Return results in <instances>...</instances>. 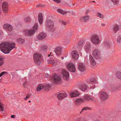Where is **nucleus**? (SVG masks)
Listing matches in <instances>:
<instances>
[{
    "mask_svg": "<svg viewBox=\"0 0 121 121\" xmlns=\"http://www.w3.org/2000/svg\"><path fill=\"white\" fill-rule=\"evenodd\" d=\"M101 98L103 100L106 99L108 97V95L105 92H103L101 94Z\"/></svg>",
    "mask_w": 121,
    "mask_h": 121,
    "instance_id": "18",
    "label": "nucleus"
},
{
    "mask_svg": "<svg viewBox=\"0 0 121 121\" xmlns=\"http://www.w3.org/2000/svg\"><path fill=\"white\" fill-rule=\"evenodd\" d=\"M119 0H111V3H112L114 5H116L118 4L119 3Z\"/></svg>",
    "mask_w": 121,
    "mask_h": 121,
    "instance_id": "37",
    "label": "nucleus"
},
{
    "mask_svg": "<svg viewBox=\"0 0 121 121\" xmlns=\"http://www.w3.org/2000/svg\"><path fill=\"white\" fill-rule=\"evenodd\" d=\"M104 45L107 48H109L110 46V42L108 40H106L104 42Z\"/></svg>",
    "mask_w": 121,
    "mask_h": 121,
    "instance_id": "26",
    "label": "nucleus"
},
{
    "mask_svg": "<svg viewBox=\"0 0 121 121\" xmlns=\"http://www.w3.org/2000/svg\"><path fill=\"white\" fill-rule=\"evenodd\" d=\"M46 25L48 29L51 30L54 27V23L51 20H47L46 22Z\"/></svg>",
    "mask_w": 121,
    "mask_h": 121,
    "instance_id": "5",
    "label": "nucleus"
},
{
    "mask_svg": "<svg viewBox=\"0 0 121 121\" xmlns=\"http://www.w3.org/2000/svg\"><path fill=\"white\" fill-rule=\"evenodd\" d=\"M79 119L80 121H85L86 120V119L84 117L80 118Z\"/></svg>",
    "mask_w": 121,
    "mask_h": 121,
    "instance_id": "44",
    "label": "nucleus"
},
{
    "mask_svg": "<svg viewBox=\"0 0 121 121\" xmlns=\"http://www.w3.org/2000/svg\"><path fill=\"white\" fill-rule=\"evenodd\" d=\"M94 88V86H93L92 87H91V88H92V89H93V88Z\"/></svg>",
    "mask_w": 121,
    "mask_h": 121,
    "instance_id": "54",
    "label": "nucleus"
},
{
    "mask_svg": "<svg viewBox=\"0 0 121 121\" xmlns=\"http://www.w3.org/2000/svg\"><path fill=\"white\" fill-rule=\"evenodd\" d=\"M90 3H95V1H90Z\"/></svg>",
    "mask_w": 121,
    "mask_h": 121,
    "instance_id": "50",
    "label": "nucleus"
},
{
    "mask_svg": "<svg viewBox=\"0 0 121 121\" xmlns=\"http://www.w3.org/2000/svg\"><path fill=\"white\" fill-rule=\"evenodd\" d=\"M30 96V95L28 94V95L26 96V97L24 98L25 100H26L27 99H28L29 98Z\"/></svg>",
    "mask_w": 121,
    "mask_h": 121,
    "instance_id": "45",
    "label": "nucleus"
},
{
    "mask_svg": "<svg viewBox=\"0 0 121 121\" xmlns=\"http://www.w3.org/2000/svg\"><path fill=\"white\" fill-rule=\"evenodd\" d=\"M79 94L77 91H75L71 92L69 94V96L72 97H73L78 96Z\"/></svg>",
    "mask_w": 121,
    "mask_h": 121,
    "instance_id": "21",
    "label": "nucleus"
},
{
    "mask_svg": "<svg viewBox=\"0 0 121 121\" xmlns=\"http://www.w3.org/2000/svg\"><path fill=\"white\" fill-rule=\"evenodd\" d=\"M52 86L51 85H50V86H48V85L47 86H48V87H50Z\"/></svg>",
    "mask_w": 121,
    "mask_h": 121,
    "instance_id": "56",
    "label": "nucleus"
},
{
    "mask_svg": "<svg viewBox=\"0 0 121 121\" xmlns=\"http://www.w3.org/2000/svg\"><path fill=\"white\" fill-rule=\"evenodd\" d=\"M82 99L83 100L84 102L85 101H88L90 100H92L91 97L87 95L84 96Z\"/></svg>",
    "mask_w": 121,
    "mask_h": 121,
    "instance_id": "24",
    "label": "nucleus"
},
{
    "mask_svg": "<svg viewBox=\"0 0 121 121\" xmlns=\"http://www.w3.org/2000/svg\"><path fill=\"white\" fill-rule=\"evenodd\" d=\"M14 43L7 42L2 43L0 44L1 50L4 53L8 54L14 48Z\"/></svg>",
    "mask_w": 121,
    "mask_h": 121,
    "instance_id": "1",
    "label": "nucleus"
},
{
    "mask_svg": "<svg viewBox=\"0 0 121 121\" xmlns=\"http://www.w3.org/2000/svg\"><path fill=\"white\" fill-rule=\"evenodd\" d=\"M67 96L65 93H60L57 95L58 99L59 100L62 99L66 97Z\"/></svg>",
    "mask_w": 121,
    "mask_h": 121,
    "instance_id": "16",
    "label": "nucleus"
},
{
    "mask_svg": "<svg viewBox=\"0 0 121 121\" xmlns=\"http://www.w3.org/2000/svg\"><path fill=\"white\" fill-rule=\"evenodd\" d=\"M3 27L4 29H6L7 31H11L13 29V27L11 25L8 24H4Z\"/></svg>",
    "mask_w": 121,
    "mask_h": 121,
    "instance_id": "13",
    "label": "nucleus"
},
{
    "mask_svg": "<svg viewBox=\"0 0 121 121\" xmlns=\"http://www.w3.org/2000/svg\"><path fill=\"white\" fill-rule=\"evenodd\" d=\"M7 73V72L4 71L0 73V78L3 75Z\"/></svg>",
    "mask_w": 121,
    "mask_h": 121,
    "instance_id": "43",
    "label": "nucleus"
},
{
    "mask_svg": "<svg viewBox=\"0 0 121 121\" xmlns=\"http://www.w3.org/2000/svg\"><path fill=\"white\" fill-rule=\"evenodd\" d=\"M63 79L66 80H68L69 77V74L68 72L65 69H63L62 71Z\"/></svg>",
    "mask_w": 121,
    "mask_h": 121,
    "instance_id": "10",
    "label": "nucleus"
},
{
    "mask_svg": "<svg viewBox=\"0 0 121 121\" xmlns=\"http://www.w3.org/2000/svg\"><path fill=\"white\" fill-rule=\"evenodd\" d=\"M54 9L55 10H56V9H57V8L56 7H54Z\"/></svg>",
    "mask_w": 121,
    "mask_h": 121,
    "instance_id": "53",
    "label": "nucleus"
},
{
    "mask_svg": "<svg viewBox=\"0 0 121 121\" xmlns=\"http://www.w3.org/2000/svg\"><path fill=\"white\" fill-rule=\"evenodd\" d=\"M52 79L53 82L56 83H59L61 82V79L60 77L56 74L53 75Z\"/></svg>",
    "mask_w": 121,
    "mask_h": 121,
    "instance_id": "9",
    "label": "nucleus"
},
{
    "mask_svg": "<svg viewBox=\"0 0 121 121\" xmlns=\"http://www.w3.org/2000/svg\"><path fill=\"white\" fill-rule=\"evenodd\" d=\"M88 88V86L87 84L84 83L82 84L79 86L80 89L82 91H85Z\"/></svg>",
    "mask_w": 121,
    "mask_h": 121,
    "instance_id": "17",
    "label": "nucleus"
},
{
    "mask_svg": "<svg viewBox=\"0 0 121 121\" xmlns=\"http://www.w3.org/2000/svg\"><path fill=\"white\" fill-rule=\"evenodd\" d=\"M67 67L68 70L70 71L75 72V66L72 63H70L67 66Z\"/></svg>",
    "mask_w": 121,
    "mask_h": 121,
    "instance_id": "7",
    "label": "nucleus"
},
{
    "mask_svg": "<svg viewBox=\"0 0 121 121\" xmlns=\"http://www.w3.org/2000/svg\"><path fill=\"white\" fill-rule=\"evenodd\" d=\"M101 39V38L99 36L95 35L92 36L91 41L93 44H97L100 42Z\"/></svg>",
    "mask_w": 121,
    "mask_h": 121,
    "instance_id": "4",
    "label": "nucleus"
},
{
    "mask_svg": "<svg viewBox=\"0 0 121 121\" xmlns=\"http://www.w3.org/2000/svg\"><path fill=\"white\" fill-rule=\"evenodd\" d=\"M48 74H46V77H47L48 76Z\"/></svg>",
    "mask_w": 121,
    "mask_h": 121,
    "instance_id": "52",
    "label": "nucleus"
},
{
    "mask_svg": "<svg viewBox=\"0 0 121 121\" xmlns=\"http://www.w3.org/2000/svg\"><path fill=\"white\" fill-rule=\"evenodd\" d=\"M4 64L3 59L1 58H0V66Z\"/></svg>",
    "mask_w": 121,
    "mask_h": 121,
    "instance_id": "42",
    "label": "nucleus"
},
{
    "mask_svg": "<svg viewBox=\"0 0 121 121\" xmlns=\"http://www.w3.org/2000/svg\"><path fill=\"white\" fill-rule=\"evenodd\" d=\"M48 47L46 45H44L41 47L40 48L41 50L43 51H46Z\"/></svg>",
    "mask_w": 121,
    "mask_h": 121,
    "instance_id": "32",
    "label": "nucleus"
},
{
    "mask_svg": "<svg viewBox=\"0 0 121 121\" xmlns=\"http://www.w3.org/2000/svg\"><path fill=\"white\" fill-rule=\"evenodd\" d=\"M68 0H66V1H68ZM67 2L65 1V0H61V3L60 4L61 5H69V4L68 3H67Z\"/></svg>",
    "mask_w": 121,
    "mask_h": 121,
    "instance_id": "33",
    "label": "nucleus"
},
{
    "mask_svg": "<svg viewBox=\"0 0 121 121\" xmlns=\"http://www.w3.org/2000/svg\"><path fill=\"white\" fill-rule=\"evenodd\" d=\"M50 56V55H48V57H49Z\"/></svg>",
    "mask_w": 121,
    "mask_h": 121,
    "instance_id": "57",
    "label": "nucleus"
},
{
    "mask_svg": "<svg viewBox=\"0 0 121 121\" xmlns=\"http://www.w3.org/2000/svg\"><path fill=\"white\" fill-rule=\"evenodd\" d=\"M56 11L59 13L63 15L66 14L67 13V12L65 11L60 9H56Z\"/></svg>",
    "mask_w": 121,
    "mask_h": 121,
    "instance_id": "29",
    "label": "nucleus"
},
{
    "mask_svg": "<svg viewBox=\"0 0 121 121\" xmlns=\"http://www.w3.org/2000/svg\"><path fill=\"white\" fill-rule=\"evenodd\" d=\"M88 57V56H86V57Z\"/></svg>",
    "mask_w": 121,
    "mask_h": 121,
    "instance_id": "61",
    "label": "nucleus"
},
{
    "mask_svg": "<svg viewBox=\"0 0 121 121\" xmlns=\"http://www.w3.org/2000/svg\"><path fill=\"white\" fill-rule=\"evenodd\" d=\"M38 19L39 22L40 24H42V23L43 16L42 13H40L38 15Z\"/></svg>",
    "mask_w": 121,
    "mask_h": 121,
    "instance_id": "28",
    "label": "nucleus"
},
{
    "mask_svg": "<svg viewBox=\"0 0 121 121\" xmlns=\"http://www.w3.org/2000/svg\"><path fill=\"white\" fill-rule=\"evenodd\" d=\"M88 109H90L88 107H84V108H82V110L80 112V113H82V112L83 111V110H87Z\"/></svg>",
    "mask_w": 121,
    "mask_h": 121,
    "instance_id": "41",
    "label": "nucleus"
},
{
    "mask_svg": "<svg viewBox=\"0 0 121 121\" xmlns=\"http://www.w3.org/2000/svg\"><path fill=\"white\" fill-rule=\"evenodd\" d=\"M48 64H52L54 65H56V61L54 60L52 58H51L48 60Z\"/></svg>",
    "mask_w": 121,
    "mask_h": 121,
    "instance_id": "25",
    "label": "nucleus"
},
{
    "mask_svg": "<svg viewBox=\"0 0 121 121\" xmlns=\"http://www.w3.org/2000/svg\"><path fill=\"white\" fill-rule=\"evenodd\" d=\"M2 33L1 31L0 30V39H1V36L2 35Z\"/></svg>",
    "mask_w": 121,
    "mask_h": 121,
    "instance_id": "48",
    "label": "nucleus"
},
{
    "mask_svg": "<svg viewBox=\"0 0 121 121\" xmlns=\"http://www.w3.org/2000/svg\"><path fill=\"white\" fill-rule=\"evenodd\" d=\"M119 26L118 25H116L114 27L113 30L114 31H117L119 30Z\"/></svg>",
    "mask_w": 121,
    "mask_h": 121,
    "instance_id": "38",
    "label": "nucleus"
},
{
    "mask_svg": "<svg viewBox=\"0 0 121 121\" xmlns=\"http://www.w3.org/2000/svg\"><path fill=\"white\" fill-rule=\"evenodd\" d=\"M89 60L91 64L93 66L95 65L96 64V62L92 56L90 55L89 56Z\"/></svg>",
    "mask_w": 121,
    "mask_h": 121,
    "instance_id": "22",
    "label": "nucleus"
},
{
    "mask_svg": "<svg viewBox=\"0 0 121 121\" xmlns=\"http://www.w3.org/2000/svg\"><path fill=\"white\" fill-rule=\"evenodd\" d=\"M54 52L57 55H60L61 52V48L60 47H57L54 50Z\"/></svg>",
    "mask_w": 121,
    "mask_h": 121,
    "instance_id": "20",
    "label": "nucleus"
},
{
    "mask_svg": "<svg viewBox=\"0 0 121 121\" xmlns=\"http://www.w3.org/2000/svg\"><path fill=\"white\" fill-rule=\"evenodd\" d=\"M100 51L97 49H95L93 51L92 54L94 57L97 59L100 58Z\"/></svg>",
    "mask_w": 121,
    "mask_h": 121,
    "instance_id": "6",
    "label": "nucleus"
},
{
    "mask_svg": "<svg viewBox=\"0 0 121 121\" xmlns=\"http://www.w3.org/2000/svg\"><path fill=\"white\" fill-rule=\"evenodd\" d=\"M117 42L118 44H120L121 43V35L119 36L117 38Z\"/></svg>",
    "mask_w": 121,
    "mask_h": 121,
    "instance_id": "35",
    "label": "nucleus"
},
{
    "mask_svg": "<svg viewBox=\"0 0 121 121\" xmlns=\"http://www.w3.org/2000/svg\"><path fill=\"white\" fill-rule=\"evenodd\" d=\"M30 20V18L29 17H27L24 19V21L25 22H29Z\"/></svg>",
    "mask_w": 121,
    "mask_h": 121,
    "instance_id": "40",
    "label": "nucleus"
},
{
    "mask_svg": "<svg viewBox=\"0 0 121 121\" xmlns=\"http://www.w3.org/2000/svg\"><path fill=\"white\" fill-rule=\"evenodd\" d=\"M38 24V23H36L33 27V30H26L25 31V35H26L30 36L34 34V33L37 30Z\"/></svg>",
    "mask_w": 121,
    "mask_h": 121,
    "instance_id": "3",
    "label": "nucleus"
},
{
    "mask_svg": "<svg viewBox=\"0 0 121 121\" xmlns=\"http://www.w3.org/2000/svg\"><path fill=\"white\" fill-rule=\"evenodd\" d=\"M14 116L13 115H12L11 116V118H13L14 117Z\"/></svg>",
    "mask_w": 121,
    "mask_h": 121,
    "instance_id": "49",
    "label": "nucleus"
},
{
    "mask_svg": "<svg viewBox=\"0 0 121 121\" xmlns=\"http://www.w3.org/2000/svg\"><path fill=\"white\" fill-rule=\"evenodd\" d=\"M47 36V34L43 32H41L38 35L37 38L39 40H42L45 37Z\"/></svg>",
    "mask_w": 121,
    "mask_h": 121,
    "instance_id": "15",
    "label": "nucleus"
},
{
    "mask_svg": "<svg viewBox=\"0 0 121 121\" xmlns=\"http://www.w3.org/2000/svg\"><path fill=\"white\" fill-rule=\"evenodd\" d=\"M33 57L35 63L37 65H40L41 61H43L41 54L38 53H35Z\"/></svg>",
    "mask_w": 121,
    "mask_h": 121,
    "instance_id": "2",
    "label": "nucleus"
},
{
    "mask_svg": "<svg viewBox=\"0 0 121 121\" xmlns=\"http://www.w3.org/2000/svg\"><path fill=\"white\" fill-rule=\"evenodd\" d=\"M38 6H39V5H36V7H38Z\"/></svg>",
    "mask_w": 121,
    "mask_h": 121,
    "instance_id": "59",
    "label": "nucleus"
},
{
    "mask_svg": "<svg viewBox=\"0 0 121 121\" xmlns=\"http://www.w3.org/2000/svg\"><path fill=\"white\" fill-rule=\"evenodd\" d=\"M116 75L117 78L121 79V73L120 72H118L116 74Z\"/></svg>",
    "mask_w": 121,
    "mask_h": 121,
    "instance_id": "34",
    "label": "nucleus"
},
{
    "mask_svg": "<svg viewBox=\"0 0 121 121\" xmlns=\"http://www.w3.org/2000/svg\"><path fill=\"white\" fill-rule=\"evenodd\" d=\"M84 102L82 98L77 99L75 101V104L76 105H79Z\"/></svg>",
    "mask_w": 121,
    "mask_h": 121,
    "instance_id": "19",
    "label": "nucleus"
},
{
    "mask_svg": "<svg viewBox=\"0 0 121 121\" xmlns=\"http://www.w3.org/2000/svg\"><path fill=\"white\" fill-rule=\"evenodd\" d=\"M78 68L79 70L81 71H84L85 66L84 64L82 63H79L78 65Z\"/></svg>",
    "mask_w": 121,
    "mask_h": 121,
    "instance_id": "23",
    "label": "nucleus"
},
{
    "mask_svg": "<svg viewBox=\"0 0 121 121\" xmlns=\"http://www.w3.org/2000/svg\"><path fill=\"white\" fill-rule=\"evenodd\" d=\"M54 1L57 3H60V4L61 3V1H60V0H54Z\"/></svg>",
    "mask_w": 121,
    "mask_h": 121,
    "instance_id": "46",
    "label": "nucleus"
},
{
    "mask_svg": "<svg viewBox=\"0 0 121 121\" xmlns=\"http://www.w3.org/2000/svg\"><path fill=\"white\" fill-rule=\"evenodd\" d=\"M97 17L101 18H103L104 17V15L100 13H99L97 14Z\"/></svg>",
    "mask_w": 121,
    "mask_h": 121,
    "instance_id": "39",
    "label": "nucleus"
},
{
    "mask_svg": "<svg viewBox=\"0 0 121 121\" xmlns=\"http://www.w3.org/2000/svg\"><path fill=\"white\" fill-rule=\"evenodd\" d=\"M71 54L73 60H76L79 58V55L77 52L76 51H73L71 52Z\"/></svg>",
    "mask_w": 121,
    "mask_h": 121,
    "instance_id": "8",
    "label": "nucleus"
},
{
    "mask_svg": "<svg viewBox=\"0 0 121 121\" xmlns=\"http://www.w3.org/2000/svg\"><path fill=\"white\" fill-rule=\"evenodd\" d=\"M8 4L7 2H4L3 3L2 7L4 12H6L8 10Z\"/></svg>",
    "mask_w": 121,
    "mask_h": 121,
    "instance_id": "14",
    "label": "nucleus"
},
{
    "mask_svg": "<svg viewBox=\"0 0 121 121\" xmlns=\"http://www.w3.org/2000/svg\"><path fill=\"white\" fill-rule=\"evenodd\" d=\"M89 17L88 16H86L84 17H82L81 18V21L83 22H86L88 21Z\"/></svg>",
    "mask_w": 121,
    "mask_h": 121,
    "instance_id": "27",
    "label": "nucleus"
},
{
    "mask_svg": "<svg viewBox=\"0 0 121 121\" xmlns=\"http://www.w3.org/2000/svg\"><path fill=\"white\" fill-rule=\"evenodd\" d=\"M86 82L89 85L91 84L93 85H94L96 82V80L95 78H93L86 80Z\"/></svg>",
    "mask_w": 121,
    "mask_h": 121,
    "instance_id": "11",
    "label": "nucleus"
},
{
    "mask_svg": "<svg viewBox=\"0 0 121 121\" xmlns=\"http://www.w3.org/2000/svg\"><path fill=\"white\" fill-rule=\"evenodd\" d=\"M91 44L90 42H87L84 46V49L86 52H89L91 48Z\"/></svg>",
    "mask_w": 121,
    "mask_h": 121,
    "instance_id": "12",
    "label": "nucleus"
},
{
    "mask_svg": "<svg viewBox=\"0 0 121 121\" xmlns=\"http://www.w3.org/2000/svg\"><path fill=\"white\" fill-rule=\"evenodd\" d=\"M16 41L18 43L20 44H22L25 42V40L23 39L18 38L16 40Z\"/></svg>",
    "mask_w": 121,
    "mask_h": 121,
    "instance_id": "30",
    "label": "nucleus"
},
{
    "mask_svg": "<svg viewBox=\"0 0 121 121\" xmlns=\"http://www.w3.org/2000/svg\"><path fill=\"white\" fill-rule=\"evenodd\" d=\"M44 87V85L42 84L39 85L37 88V91H39L41 90L42 89H43Z\"/></svg>",
    "mask_w": 121,
    "mask_h": 121,
    "instance_id": "31",
    "label": "nucleus"
},
{
    "mask_svg": "<svg viewBox=\"0 0 121 121\" xmlns=\"http://www.w3.org/2000/svg\"><path fill=\"white\" fill-rule=\"evenodd\" d=\"M102 26H104L105 25V24L104 23H103L101 24Z\"/></svg>",
    "mask_w": 121,
    "mask_h": 121,
    "instance_id": "51",
    "label": "nucleus"
},
{
    "mask_svg": "<svg viewBox=\"0 0 121 121\" xmlns=\"http://www.w3.org/2000/svg\"><path fill=\"white\" fill-rule=\"evenodd\" d=\"M61 23L64 25H66V23L64 21H62L61 22Z\"/></svg>",
    "mask_w": 121,
    "mask_h": 121,
    "instance_id": "47",
    "label": "nucleus"
},
{
    "mask_svg": "<svg viewBox=\"0 0 121 121\" xmlns=\"http://www.w3.org/2000/svg\"><path fill=\"white\" fill-rule=\"evenodd\" d=\"M30 102H31V101H30L29 100V103H30Z\"/></svg>",
    "mask_w": 121,
    "mask_h": 121,
    "instance_id": "58",
    "label": "nucleus"
},
{
    "mask_svg": "<svg viewBox=\"0 0 121 121\" xmlns=\"http://www.w3.org/2000/svg\"><path fill=\"white\" fill-rule=\"evenodd\" d=\"M84 45L83 42V41H80L78 44V47H79L81 48Z\"/></svg>",
    "mask_w": 121,
    "mask_h": 121,
    "instance_id": "36",
    "label": "nucleus"
},
{
    "mask_svg": "<svg viewBox=\"0 0 121 121\" xmlns=\"http://www.w3.org/2000/svg\"><path fill=\"white\" fill-rule=\"evenodd\" d=\"M90 86H91H91H91V85H90Z\"/></svg>",
    "mask_w": 121,
    "mask_h": 121,
    "instance_id": "60",
    "label": "nucleus"
},
{
    "mask_svg": "<svg viewBox=\"0 0 121 121\" xmlns=\"http://www.w3.org/2000/svg\"><path fill=\"white\" fill-rule=\"evenodd\" d=\"M61 58L62 60H63L64 59V57H62Z\"/></svg>",
    "mask_w": 121,
    "mask_h": 121,
    "instance_id": "55",
    "label": "nucleus"
}]
</instances>
